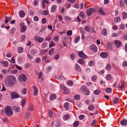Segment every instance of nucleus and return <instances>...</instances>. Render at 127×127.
Segmentation results:
<instances>
[{
    "label": "nucleus",
    "instance_id": "nucleus-1",
    "mask_svg": "<svg viewBox=\"0 0 127 127\" xmlns=\"http://www.w3.org/2000/svg\"><path fill=\"white\" fill-rule=\"evenodd\" d=\"M5 82L6 85L7 86H9L15 84L17 81L15 77L12 75L8 76Z\"/></svg>",
    "mask_w": 127,
    "mask_h": 127
},
{
    "label": "nucleus",
    "instance_id": "nucleus-2",
    "mask_svg": "<svg viewBox=\"0 0 127 127\" xmlns=\"http://www.w3.org/2000/svg\"><path fill=\"white\" fill-rule=\"evenodd\" d=\"M5 110L6 113L8 116H10L12 114L13 112L10 106L6 107L5 108Z\"/></svg>",
    "mask_w": 127,
    "mask_h": 127
},
{
    "label": "nucleus",
    "instance_id": "nucleus-3",
    "mask_svg": "<svg viewBox=\"0 0 127 127\" xmlns=\"http://www.w3.org/2000/svg\"><path fill=\"white\" fill-rule=\"evenodd\" d=\"M96 11L95 8H90L87 9L86 11V13L88 16H89L91 15L95 12Z\"/></svg>",
    "mask_w": 127,
    "mask_h": 127
},
{
    "label": "nucleus",
    "instance_id": "nucleus-4",
    "mask_svg": "<svg viewBox=\"0 0 127 127\" xmlns=\"http://www.w3.org/2000/svg\"><path fill=\"white\" fill-rule=\"evenodd\" d=\"M19 80L21 82H24L27 80V77L25 75L23 74H22L19 75Z\"/></svg>",
    "mask_w": 127,
    "mask_h": 127
},
{
    "label": "nucleus",
    "instance_id": "nucleus-5",
    "mask_svg": "<svg viewBox=\"0 0 127 127\" xmlns=\"http://www.w3.org/2000/svg\"><path fill=\"white\" fill-rule=\"evenodd\" d=\"M25 24L24 22H22L20 24V26L21 27L20 30V32L21 33H23L25 32L27 29V27L26 26L24 25Z\"/></svg>",
    "mask_w": 127,
    "mask_h": 127
},
{
    "label": "nucleus",
    "instance_id": "nucleus-6",
    "mask_svg": "<svg viewBox=\"0 0 127 127\" xmlns=\"http://www.w3.org/2000/svg\"><path fill=\"white\" fill-rule=\"evenodd\" d=\"M78 55L81 58L84 59L87 58V56L82 51H79L78 52Z\"/></svg>",
    "mask_w": 127,
    "mask_h": 127
},
{
    "label": "nucleus",
    "instance_id": "nucleus-7",
    "mask_svg": "<svg viewBox=\"0 0 127 127\" xmlns=\"http://www.w3.org/2000/svg\"><path fill=\"white\" fill-rule=\"evenodd\" d=\"M114 43L115 45L118 48L120 47L122 44L121 42L118 40H115L114 41Z\"/></svg>",
    "mask_w": 127,
    "mask_h": 127
},
{
    "label": "nucleus",
    "instance_id": "nucleus-8",
    "mask_svg": "<svg viewBox=\"0 0 127 127\" xmlns=\"http://www.w3.org/2000/svg\"><path fill=\"white\" fill-rule=\"evenodd\" d=\"M34 39L36 41H38L40 43L41 42L44 40V39L38 35H36L34 36Z\"/></svg>",
    "mask_w": 127,
    "mask_h": 127
},
{
    "label": "nucleus",
    "instance_id": "nucleus-9",
    "mask_svg": "<svg viewBox=\"0 0 127 127\" xmlns=\"http://www.w3.org/2000/svg\"><path fill=\"white\" fill-rule=\"evenodd\" d=\"M10 94L13 99L18 98L20 97V95L17 93L15 92H12L10 93Z\"/></svg>",
    "mask_w": 127,
    "mask_h": 127
},
{
    "label": "nucleus",
    "instance_id": "nucleus-10",
    "mask_svg": "<svg viewBox=\"0 0 127 127\" xmlns=\"http://www.w3.org/2000/svg\"><path fill=\"white\" fill-rule=\"evenodd\" d=\"M0 63L1 64H2L4 66L7 67L9 65L8 62L7 61L1 60L0 61Z\"/></svg>",
    "mask_w": 127,
    "mask_h": 127
},
{
    "label": "nucleus",
    "instance_id": "nucleus-11",
    "mask_svg": "<svg viewBox=\"0 0 127 127\" xmlns=\"http://www.w3.org/2000/svg\"><path fill=\"white\" fill-rule=\"evenodd\" d=\"M90 48L92 50H93L94 52H96L97 50V48L96 46L94 44H92L90 46Z\"/></svg>",
    "mask_w": 127,
    "mask_h": 127
},
{
    "label": "nucleus",
    "instance_id": "nucleus-12",
    "mask_svg": "<svg viewBox=\"0 0 127 127\" xmlns=\"http://www.w3.org/2000/svg\"><path fill=\"white\" fill-rule=\"evenodd\" d=\"M32 88L34 90V95H37L38 92V88L34 85L33 86Z\"/></svg>",
    "mask_w": 127,
    "mask_h": 127
},
{
    "label": "nucleus",
    "instance_id": "nucleus-13",
    "mask_svg": "<svg viewBox=\"0 0 127 127\" xmlns=\"http://www.w3.org/2000/svg\"><path fill=\"white\" fill-rule=\"evenodd\" d=\"M113 43L109 41L107 42L106 44V45L107 47V48L108 49H111L112 48L111 46L112 45Z\"/></svg>",
    "mask_w": 127,
    "mask_h": 127
},
{
    "label": "nucleus",
    "instance_id": "nucleus-14",
    "mask_svg": "<svg viewBox=\"0 0 127 127\" xmlns=\"http://www.w3.org/2000/svg\"><path fill=\"white\" fill-rule=\"evenodd\" d=\"M19 14L20 17L23 18L25 16V13L23 11L21 10L19 12Z\"/></svg>",
    "mask_w": 127,
    "mask_h": 127
},
{
    "label": "nucleus",
    "instance_id": "nucleus-15",
    "mask_svg": "<svg viewBox=\"0 0 127 127\" xmlns=\"http://www.w3.org/2000/svg\"><path fill=\"white\" fill-rule=\"evenodd\" d=\"M100 56L103 58H106L108 56V54L106 52H103L100 54Z\"/></svg>",
    "mask_w": 127,
    "mask_h": 127
},
{
    "label": "nucleus",
    "instance_id": "nucleus-16",
    "mask_svg": "<svg viewBox=\"0 0 127 127\" xmlns=\"http://www.w3.org/2000/svg\"><path fill=\"white\" fill-rule=\"evenodd\" d=\"M79 16L81 18L84 19L85 18L86 15L83 12L81 11L79 14Z\"/></svg>",
    "mask_w": 127,
    "mask_h": 127
},
{
    "label": "nucleus",
    "instance_id": "nucleus-17",
    "mask_svg": "<svg viewBox=\"0 0 127 127\" xmlns=\"http://www.w3.org/2000/svg\"><path fill=\"white\" fill-rule=\"evenodd\" d=\"M98 12L99 13L102 15L105 14V12L103 11V9L101 7H99L98 10Z\"/></svg>",
    "mask_w": 127,
    "mask_h": 127
},
{
    "label": "nucleus",
    "instance_id": "nucleus-18",
    "mask_svg": "<svg viewBox=\"0 0 127 127\" xmlns=\"http://www.w3.org/2000/svg\"><path fill=\"white\" fill-rule=\"evenodd\" d=\"M127 121L126 120L124 119L122 120L120 122V124L122 125L125 126L127 124Z\"/></svg>",
    "mask_w": 127,
    "mask_h": 127
},
{
    "label": "nucleus",
    "instance_id": "nucleus-19",
    "mask_svg": "<svg viewBox=\"0 0 127 127\" xmlns=\"http://www.w3.org/2000/svg\"><path fill=\"white\" fill-rule=\"evenodd\" d=\"M114 22L116 23L120 22L121 21V18L120 17L118 16L115 18L114 19Z\"/></svg>",
    "mask_w": 127,
    "mask_h": 127
},
{
    "label": "nucleus",
    "instance_id": "nucleus-20",
    "mask_svg": "<svg viewBox=\"0 0 127 127\" xmlns=\"http://www.w3.org/2000/svg\"><path fill=\"white\" fill-rule=\"evenodd\" d=\"M75 69L76 70L78 71H81V69L80 68L79 65L78 64H76L75 65Z\"/></svg>",
    "mask_w": 127,
    "mask_h": 127
},
{
    "label": "nucleus",
    "instance_id": "nucleus-21",
    "mask_svg": "<svg viewBox=\"0 0 127 127\" xmlns=\"http://www.w3.org/2000/svg\"><path fill=\"white\" fill-rule=\"evenodd\" d=\"M119 102V98L117 97H115L113 100V102L114 104H116Z\"/></svg>",
    "mask_w": 127,
    "mask_h": 127
},
{
    "label": "nucleus",
    "instance_id": "nucleus-22",
    "mask_svg": "<svg viewBox=\"0 0 127 127\" xmlns=\"http://www.w3.org/2000/svg\"><path fill=\"white\" fill-rule=\"evenodd\" d=\"M13 109L14 110L15 112H19L20 110V108L16 106H13Z\"/></svg>",
    "mask_w": 127,
    "mask_h": 127
},
{
    "label": "nucleus",
    "instance_id": "nucleus-23",
    "mask_svg": "<svg viewBox=\"0 0 127 127\" xmlns=\"http://www.w3.org/2000/svg\"><path fill=\"white\" fill-rule=\"evenodd\" d=\"M124 83L123 82H121L119 84V87L120 89H122L124 88Z\"/></svg>",
    "mask_w": 127,
    "mask_h": 127
},
{
    "label": "nucleus",
    "instance_id": "nucleus-24",
    "mask_svg": "<svg viewBox=\"0 0 127 127\" xmlns=\"http://www.w3.org/2000/svg\"><path fill=\"white\" fill-rule=\"evenodd\" d=\"M95 108V106L93 104L90 105L88 107V109L89 111H91L93 110Z\"/></svg>",
    "mask_w": 127,
    "mask_h": 127
},
{
    "label": "nucleus",
    "instance_id": "nucleus-25",
    "mask_svg": "<svg viewBox=\"0 0 127 127\" xmlns=\"http://www.w3.org/2000/svg\"><path fill=\"white\" fill-rule=\"evenodd\" d=\"M80 39V37L79 36H76L74 40V42L75 43H77L79 40Z\"/></svg>",
    "mask_w": 127,
    "mask_h": 127
},
{
    "label": "nucleus",
    "instance_id": "nucleus-26",
    "mask_svg": "<svg viewBox=\"0 0 127 127\" xmlns=\"http://www.w3.org/2000/svg\"><path fill=\"white\" fill-rule=\"evenodd\" d=\"M56 95L55 94L51 95L50 97V100H53L54 99H56Z\"/></svg>",
    "mask_w": 127,
    "mask_h": 127
},
{
    "label": "nucleus",
    "instance_id": "nucleus-27",
    "mask_svg": "<svg viewBox=\"0 0 127 127\" xmlns=\"http://www.w3.org/2000/svg\"><path fill=\"white\" fill-rule=\"evenodd\" d=\"M69 114H67L64 116L63 117V119L64 120H66L69 118Z\"/></svg>",
    "mask_w": 127,
    "mask_h": 127
},
{
    "label": "nucleus",
    "instance_id": "nucleus-28",
    "mask_svg": "<svg viewBox=\"0 0 127 127\" xmlns=\"http://www.w3.org/2000/svg\"><path fill=\"white\" fill-rule=\"evenodd\" d=\"M33 109V107L32 104H30L28 109L29 111H32Z\"/></svg>",
    "mask_w": 127,
    "mask_h": 127
},
{
    "label": "nucleus",
    "instance_id": "nucleus-29",
    "mask_svg": "<svg viewBox=\"0 0 127 127\" xmlns=\"http://www.w3.org/2000/svg\"><path fill=\"white\" fill-rule=\"evenodd\" d=\"M57 6L56 5H54L52 6L51 8V12H53L57 8Z\"/></svg>",
    "mask_w": 127,
    "mask_h": 127
},
{
    "label": "nucleus",
    "instance_id": "nucleus-30",
    "mask_svg": "<svg viewBox=\"0 0 127 127\" xmlns=\"http://www.w3.org/2000/svg\"><path fill=\"white\" fill-rule=\"evenodd\" d=\"M55 50L54 48H51L49 51L48 52L49 55H51L53 53Z\"/></svg>",
    "mask_w": 127,
    "mask_h": 127
},
{
    "label": "nucleus",
    "instance_id": "nucleus-31",
    "mask_svg": "<svg viewBox=\"0 0 127 127\" xmlns=\"http://www.w3.org/2000/svg\"><path fill=\"white\" fill-rule=\"evenodd\" d=\"M79 124V122L77 121H75L73 124V126L74 127H77Z\"/></svg>",
    "mask_w": 127,
    "mask_h": 127
},
{
    "label": "nucleus",
    "instance_id": "nucleus-32",
    "mask_svg": "<svg viewBox=\"0 0 127 127\" xmlns=\"http://www.w3.org/2000/svg\"><path fill=\"white\" fill-rule=\"evenodd\" d=\"M69 105V103L68 102H66L64 104V107L66 110H68V109Z\"/></svg>",
    "mask_w": 127,
    "mask_h": 127
},
{
    "label": "nucleus",
    "instance_id": "nucleus-33",
    "mask_svg": "<svg viewBox=\"0 0 127 127\" xmlns=\"http://www.w3.org/2000/svg\"><path fill=\"white\" fill-rule=\"evenodd\" d=\"M43 60H44L45 62L46 63H49L50 61V60H47V57L46 56H44L43 57Z\"/></svg>",
    "mask_w": 127,
    "mask_h": 127
},
{
    "label": "nucleus",
    "instance_id": "nucleus-34",
    "mask_svg": "<svg viewBox=\"0 0 127 127\" xmlns=\"http://www.w3.org/2000/svg\"><path fill=\"white\" fill-rule=\"evenodd\" d=\"M16 30L15 28H12L11 29L10 32V34H12L14 33Z\"/></svg>",
    "mask_w": 127,
    "mask_h": 127
},
{
    "label": "nucleus",
    "instance_id": "nucleus-35",
    "mask_svg": "<svg viewBox=\"0 0 127 127\" xmlns=\"http://www.w3.org/2000/svg\"><path fill=\"white\" fill-rule=\"evenodd\" d=\"M101 92V91L100 90L97 89L94 91V93L96 95H98Z\"/></svg>",
    "mask_w": 127,
    "mask_h": 127
},
{
    "label": "nucleus",
    "instance_id": "nucleus-36",
    "mask_svg": "<svg viewBox=\"0 0 127 127\" xmlns=\"http://www.w3.org/2000/svg\"><path fill=\"white\" fill-rule=\"evenodd\" d=\"M64 93L65 94L69 93L70 91L67 88H65L64 90Z\"/></svg>",
    "mask_w": 127,
    "mask_h": 127
},
{
    "label": "nucleus",
    "instance_id": "nucleus-37",
    "mask_svg": "<svg viewBox=\"0 0 127 127\" xmlns=\"http://www.w3.org/2000/svg\"><path fill=\"white\" fill-rule=\"evenodd\" d=\"M78 63L81 64H83L84 63V61L83 60L79 59L78 60Z\"/></svg>",
    "mask_w": 127,
    "mask_h": 127
},
{
    "label": "nucleus",
    "instance_id": "nucleus-38",
    "mask_svg": "<svg viewBox=\"0 0 127 127\" xmlns=\"http://www.w3.org/2000/svg\"><path fill=\"white\" fill-rule=\"evenodd\" d=\"M102 34L106 36L107 34V30L106 28L103 29L102 32Z\"/></svg>",
    "mask_w": 127,
    "mask_h": 127
},
{
    "label": "nucleus",
    "instance_id": "nucleus-39",
    "mask_svg": "<svg viewBox=\"0 0 127 127\" xmlns=\"http://www.w3.org/2000/svg\"><path fill=\"white\" fill-rule=\"evenodd\" d=\"M67 83L68 85L69 86H71L73 84V82L71 80H69L67 81Z\"/></svg>",
    "mask_w": 127,
    "mask_h": 127
},
{
    "label": "nucleus",
    "instance_id": "nucleus-40",
    "mask_svg": "<svg viewBox=\"0 0 127 127\" xmlns=\"http://www.w3.org/2000/svg\"><path fill=\"white\" fill-rule=\"evenodd\" d=\"M111 67H112L111 65L109 64H108L105 68V69L107 70H110L111 69Z\"/></svg>",
    "mask_w": 127,
    "mask_h": 127
},
{
    "label": "nucleus",
    "instance_id": "nucleus-41",
    "mask_svg": "<svg viewBox=\"0 0 127 127\" xmlns=\"http://www.w3.org/2000/svg\"><path fill=\"white\" fill-rule=\"evenodd\" d=\"M18 71L16 69H14L10 71V72L11 74H16L18 72Z\"/></svg>",
    "mask_w": 127,
    "mask_h": 127
},
{
    "label": "nucleus",
    "instance_id": "nucleus-42",
    "mask_svg": "<svg viewBox=\"0 0 127 127\" xmlns=\"http://www.w3.org/2000/svg\"><path fill=\"white\" fill-rule=\"evenodd\" d=\"M49 115L50 117H51L53 115V111L50 109L49 110Z\"/></svg>",
    "mask_w": 127,
    "mask_h": 127
},
{
    "label": "nucleus",
    "instance_id": "nucleus-43",
    "mask_svg": "<svg viewBox=\"0 0 127 127\" xmlns=\"http://www.w3.org/2000/svg\"><path fill=\"white\" fill-rule=\"evenodd\" d=\"M72 31L71 30H68L66 32V34L68 36H71L72 35Z\"/></svg>",
    "mask_w": 127,
    "mask_h": 127
},
{
    "label": "nucleus",
    "instance_id": "nucleus-44",
    "mask_svg": "<svg viewBox=\"0 0 127 127\" xmlns=\"http://www.w3.org/2000/svg\"><path fill=\"white\" fill-rule=\"evenodd\" d=\"M84 29L85 30L88 32H90L91 30L90 28L88 26H85Z\"/></svg>",
    "mask_w": 127,
    "mask_h": 127
},
{
    "label": "nucleus",
    "instance_id": "nucleus-45",
    "mask_svg": "<svg viewBox=\"0 0 127 127\" xmlns=\"http://www.w3.org/2000/svg\"><path fill=\"white\" fill-rule=\"evenodd\" d=\"M120 34V32L119 34L116 33H113L111 35V36L112 37L118 36Z\"/></svg>",
    "mask_w": 127,
    "mask_h": 127
},
{
    "label": "nucleus",
    "instance_id": "nucleus-46",
    "mask_svg": "<svg viewBox=\"0 0 127 127\" xmlns=\"http://www.w3.org/2000/svg\"><path fill=\"white\" fill-rule=\"evenodd\" d=\"M7 70L6 69H3L1 71V73L4 74L7 73Z\"/></svg>",
    "mask_w": 127,
    "mask_h": 127
},
{
    "label": "nucleus",
    "instance_id": "nucleus-47",
    "mask_svg": "<svg viewBox=\"0 0 127 127\" xmlns=\"http://www.w3.org/2000/svg\"><path fill=\"white\" fill-rule=\"evenodd\" d=\"M123 15V19L126 18L127 17V14L126 12H124L122 13Z\"/></svg>",
    "mask_w": 127,
    "mask_h": 127
},
{
    "label": "nucleus",
    "instance_id": "nucleus-48",
    "mask_svg": "<svg viewBox=\"0 0 127 127\" xmlns=\"http://www.w3.org/2000/svg\"><path fill=\"white\" fill-rule=\"evenodd\" d=\"M48 43L46 42H44L42 43L41 47L42 48H45L47 45Z\"/></svg>",
    "mask_w": 127,
    "mask_h": 127
},
{
    "label": "nucleus",
    "instance_id": "nucleus-49",
    "mask_svg": "<svg viewBox=\"0 0 127 127\" xmlns=\"http://www.w3.org/2000/svg\"><path fill=\"white\" fill-rule=\"evenodd\" d=\"M97 78V76L95 75L92 76L91 78V79L92 81H94L96 80Z\"/></svg>",
    "mask_w": 127,
    "mask_h": 127
},
{
    "label": "nucleus",
    "instance_id": "nucleus-50",
    "mask_svg": "<svg viewBox=\"0 0 127 127\" xmlns=\"http://www.w3.org/2000/svg\"><path fill=\"white\" fill-rule=\"evenodd\" d=\"M84 92L85 94L86 95H88L90 94V92L88 89H86L85 91Z\"/></svg>",
    "mask_w": 127,
    "mask_h": 127
},
{
    "label": "nucleus",
    "instance_id": "nucleus-51",
    "mask_svg": "<svg viewBox=\"0 0 127 127\" xmlns=\"http://www.w3.org/2000/svg\"><path fill=\"white\" fill-rule=\"evenodd\" d=\"M23 51V48L22 47H20L18 48V53H21Z\"/></svg>",
    "mask_w": 127,
    "mask_h": 127
},
{
    "label": "nucleus",
    "instance_id": "nucleus-52",
    "mask_svg": "<svg viewBox=\"0 0 127 127\" xmlns=\"http://www.w3.org/2000/svg\"><path fill=\"white\" fill-rule=\"evenodd\" d=\"M26 102V99H24L22 101L21 103V105L22 107L24 106Z\"/></svg>",
    "mask_w": 127,
    "mask_h": 127
},
{
    "label": "nucleus",
    "instance_id": "nucleus-53",
    "mask_svg": "<svg viewBox=\"0 0 127 127\" xmlns=\"http://www.w3.org/2000/svg\"><path fill=\"white\" fill-rule=\"evenodd\" d=\"M80 98V96L78 95H75L74 96V98L75 99L78 100Z\"/></svg>",
    "mask_w": 127,
    "mask_h": 127
},
{
    "label": "nucleus",
    "instance_id": "nucleus-54",
    "mask_svg": "<svg viewBox=\"0 0 127 127\" xmlns=\"http://www.w3.org/2000/svg\"><path fill=\"white\" fill-rule=\"evenodd\" d=\"M111 78V75L110 74H108L106 77V79L107 80H110Z\"/></svg>",
    "mask_w": 127,
    "mask_h": 127
},
{
    "label": "nucleus",
    "instance_id": "nucleus-55",
    "mask_svg": "<svg viewBox=\"0 0 127 127\" xmlns=\"http://www.w3.org/2000/svg\"><path fill=\"white\" fill-rule=\"evenodd\" d=\"M59 36L58 35L56 36H55L54 38V40L55 42H57L58 41Z\"/></svg>",
    "mask_w": 127,
    "mask_h": 127
},
{
    "label": "nucleus",
    "instance_id": "nucleus-56",
    "mask_svg": "<svg viewBox=\"0 0 127 127\" xmlns=\"http://www.w3.org/2000/svg\"><path fill=\"white\" fill-rule=\"evenodd\" d=\"M112 89L110 88H108L106 89L105 91L107 93H111V92Z\"/></svg>",
    "mask_w": 127,
    "mask_h": 127
},
{
    "label": "nucleus",
    "instance_id": "nucleus-57",
    "mask_svg": "<svg viewBox=\"0 0 127 127\" xmlns=\"http://www.w3.org/2000/svg\"><path fill=\"white\" fill-rule=\"evenodd\" d=\"M25 38L26 36L25 35H22L20 38V41H23L25 39Z\"/></svg>",
    "mask_w": 127,
    "mask_h": 127
},
{
    "label": "nucleus",
    "instance_id": "nucleus-58",
    "mask_svg": "<svg viewBox=\"0 0 127 127\" xmlns=\"http://www.w3.org/2000/svg\"><path fill=\"white\" fill-rule=\"evenodd\" d=\"M42 13L44 15H47L49 13L46 10H44L43 11Z\"/></svg>",
    "mask_w": 127,
    "mask_h": 127
},
{
    "label": "nucleus",
    "instance_id": "nucleus-59",
    "mask_svg": "<svg viewBox=\"0 0 127 127\" xmlns=\"http://www.w3.org/2000/svg\"><path fill=\"white\" fill-rule=\"evenodd\" d=\"M85 117V116L83 115H81L79 116V118L80 120H82Z\"/></svg>",
    "mask_w": 127,
    "mask_h": 127
},
{
    "label": "nucleus",
    "instance_id": "nucleus-60",
    "mask_svg": "<svg viewBox=\"0 0 127 127\" xmlns=\"http://www.w3.org/2000/svg\"><path fill=\"white\" fill-rule=\"evenodd\" d=\"M52 39V37L51 36H48L45 39V41H49Z\"/></svg>",
    "mask_w": 127,
    "mask_h": 127
},
{
    "label": "nucleus",
    "instance_id": "nucleus-61",
    "mask_svg": "<svg viewBox=\"0 0 127 127\" xmlns=\"http://www.w3.org/2000/svg\"><path fill=\"white\" fill-rule=\"evenodd\" d=\"M86 89V87L84 85L82 86L81 88V89L82 91L84 92Z\"/></svg>",
    "mask_w": 127,
    "mask_h": 127
},
{
    "label": "nucleus",
    "instance_id": "nucleus-62",
    "mask_svg": "<svg viewBox=\"0 0 127 127\" xmlns=\"http://www.w3.org/2000/svg\"><path fill=\"white\" fill-rule=\"evenodd\" d=\"M55 45V44L53 41H52L51 42V43L49 44V47L51 48L52 47Z\"/></svg>",
    "mask_w": 127,
    "mask_h": 127
},
{
    "label": "nucleus",
    "instance_id": "nucleus-63",
    "mask_svg": "<svg viewBox=\"0 0 127 127\" xmlns=\"http://www.w3.org/2000/svg\"><path fill=\"white\" fill-rule=\"evenodd\" d=\"M26 89V88H24L23 90H22V94L23 95H25L27 93V91Z\"/></svg>",
    "mask_w": 127,
    "mask_h": 127
},
{
    "label": "nucleus",
    "instance_id": "nucleus-64",
    "mask_svg": "<svg viewBox=\"0 0 127 127\" xmlns=\"http://www.w3.org/2000/svg\"><path fill=\"white\" fill-rule=\"evenodd\" d=\"M97 123V121L95 120H94L92 122L91 125L92 126H94Z\"/></svg>",
    "mask_w": 127,
    "mask_h": 127
}]
</instances>
